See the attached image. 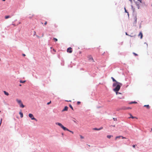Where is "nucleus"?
I'll return each instance as SVG.
<instances>
[{
	"instance_id": "obj_1",
	"label": "nucleus",
	"mask_w": 152,
	"mask_h": 152,
	"mask_svg": "<svg viewBox=\"0 0 152 152\" xmlns=\"http://www.w3.org/2000/svg\"><path fill=\"white\" fill-rule=\"evenodd\" d=\"M122 85V84L118 82H117V83H115L113 84V87L116 86L115 88L113 89V90L114 91H118L121 88V86Z\"/></svg>"
},
{
	"instance_id": "obj_2",
	"label": "nucleus",
	"mask_w": 152,
	"mask_h": 152,
	"mask_svg": "<svg viewBox=\"0 0 152 152\" xmlns=\"http://www.w3.org/2000/svg\"><path fill=\"white\" fill-rule=\"evenodd\" d=\"M56 125H58L60 126L61 127V128H62L64 130H66L67 131H69V132L72 133V134H73V132L70 130H69V129H68L64 127L61 123L57 122L56 123Z\"/></svg>"
},
{
	"instance_id": "obj_3",
	"label": "nucleus",
	"mask_w": 152,
	"mask_h": 152,
	"mask_svg": "<svg viewBox=\"0 0 152 152\" xmlns=\"http://www.w3.org/2000/svg\"><path fill=\"white\" fill-rule=\"evenodd\" d=\"M87 58L88 59V60L90 61H91L93 62H94V61L93 59L92 56L91 55H89L87 56Z\"/></svg>"
},
{
	"instance_id": "obj_4",
	"label": "nucleus",
	"mask_w": 152,
	"mask_h": 152,
	"mask_svg": "<svg viewBox=\"0 0 152 152\" xmlns=\"http://www.w3.org/2000/svg\"><path fill=\"white\" fill-rule=\"evenodd\" d=\"M28 116L32 120H34L35 121H37V120L34 117V116L33 115V114H31V113H29L28 115Z\"/></svg>"
},
{
	"instance_id": "obj_5",
	"label": "nucleus",
	"mask_w": 152,
	"mask_h": 152,
	"mask_svg": "<svg viewBox=\"0 0 152 152\" xmlns=\"http://www.w3.org/2000/svg\"><path fill=\"white\" fill-rule=\"evenodd\" d=\"M67 52L69 53H71L72 52V48L71 47L68 48L67 50Z\"/></svg>"
},
{
	"instance_id": "obj_6",
	"label": "nucleus",
	"mask_w": 152,
	"mask_h": 152,
	"mask_svg": "<svg viewBox=\"0 0 152 152\" xmlns=\"http://www.w3.org/2000/svg\"><path fill=\"white\" fill-rule=\"evenodd\" d=\"M134 23H136L137 22V18L136 16H135L134 17Z\"/></svg>"
},
{
	"instance_id": "obj_7",
	"label": "nucleus",
	"mask_w": 152,
	"mask_h": 152,
	"mask_svg": "<svg viewBox=\"0 0 152 152\" xmlns=\"http://www.w3.org/2000/svg\"><path fill=\"white\" fill-rule=\"evenodd\" d=\"M68 107L67 106H65L64 108L62 110V112L67 111L68 109Z\"/></svg>"
},
{
	"instance_id": "obj_8",
	"label": "nucleus",
	"mask_w": 152,
	"mask_h": 152,
	"mask_svg": "<svg viewBox=\"0 0 152 152\" xmlns=\"http://www.w3.org/2000/svg\"><path fill=\"white\" fill-rule=\"evenodd\" d=\"M142 33L141 32L139 34H138V36L139 37L140 36V39H142Z\"/></svg>"
},
{
	"instance_id": "obj_9",
	"label": "nucleus",
	"mask_w": 152,
	"mask_h": 152,
	"mask_svg": "<svg viewBox=\"0 0 152 152\" xmlns=\"http://www.w3.org/2000/svg\"><path fill=\"white\" fill-rule=\"evenodd\" d=\"M16 101L19 104L22 103L21 101L20 100H19L18 99H16Z\"/></svg>"
},
{
	"instance_id": "obj_10",
	"label": "nucleus",
	"mask_w": 152,
	"mask_h": 152,
	"mask_svg": "<svg viewBox=\"0 0 152 152\" xmlns=\"http://www.w3.org/2000/svg\"><path fill=\"white\" fill-rule=\"evenodd\" d=\"M4 94L7 96H8L9 95V94L5 91H4Z\"/></svg>"
},
{
	"instance_id": "obj_11",
	"label": "nucleus",
	"mask_w": 152,
	"mask_h": 152,
	"mask_svg": "<svg viewBox=\"0 0 152 152\" xmlns=\"http://www.w3.org/2000/svg\"><path fill=\"white\" fill-rule=\"evenodd\" d=\"M20 106V107L23 108L24 107V106L23 104L22 103H21L20 104H19Z\"/></svg>"
},
{
	"instance_id": "obj_12",
	"label": "nucleus",
	"mask_w": 152,
	"mask_h": 152,
	"mask_svg": "<svg viewBox=\"0 0 152 152\" xmlns=\"http://www.w3.org/2000/svg\"><path fill=\"white\" fill-rule=\"evenodd\" d=\"M144 107H146V108L148 109H149L150 108V107L149 105H144Z\"/></svg>"
},
{
	"instance_id": "obj_13",
	"label": "nucleus",
	"mask_w": 152,
	"mask_h": 152,
	"mask_svg": "<svg viewBox=\"0 0 152 152\" xmlns=\"http://www.w3.org/2000/svg\"><path fill=\"white\" fill-rule=\"evenodd\" d=\"M19 114L20 115V117L21 118H22L23 117V113L22 112H19Z\"/></svg>"
},
{
	"instance_id": "obj_14",
	"label": "nucleus",
	"mask_w": 152,
	"mask_h": 152,
	"mask_svg": "<svg viewBox=\"0 0 152 152\" xmlns=\"http://www.w3.org/2000/svg\"><path fill=\"white\" fill-rule=\"evenodd\" d=\"M122 137L121 136H119L116 137L115 139V140H116L118 138H120V137Z\"/></svg>"
},
{
	"instance_id": "obj_15",
	"label": "nucleus",
	"mask_w": 152,
	"mask_h": 152,
	"mask_svg": "<svg viewBox=\"0 0 152 152\" xmlns=\"http://www.w3.org/2000/svg\"><path fill=\"white\" fill-rule=\"evenodd\" d=\"M130 117H129V118H132L133 119H134V118H137L135 117H134L131 114H130Z\"/></svg>"
},
{
	"instance_id": "obj_16",
	"label": "nucleus",
	"mask_w": 152,
	"mask_h": 152,
	"mask_svg": "<svg viewBox=\"0 0 152 152\" xmlns=\"http://www.w3.org/2000/svg\"><path fill=\"white\" fill-rule=\"evenodd\" d=\"M10 18V16L9 15L6 16L5 17V19H7Z\"/></svg>"
},
{
	"instance_id": "obj_17",
	"label": "nucleus",
	"mask_w": 152,
	"mask_h": 152,
	"mask_svg": "<svg viewBox=\"0 0 152 152\" xmlns=\"http://www.w3.org/2000/svg\"><path fill=\"white\" fill-rule=\"evenodd\" d=\"M111 79H112L113 80V82H115L116 83H117V82L114 79L113 77H111Z\"/></svg>"
},
{
	"instance_id": "obj_18",
	"label": "nucleus",
	"mask_w": 152,
	"mask_h": 152,
	"mask_svg": "<svg viewBox=\"0 0 152 152\" xmlns=\"http://www.w3.org/2000/svg\"><path fill=\"white\" fill-rule=\"evenodd\" d=\"M113 137V136L111 135H108L107 136V137L109 139H110L111 137Z\"/></svg>"
},
{
	"instance_id": "obj_19",
	"label": "nucleus",
	"mask_w": 152,
	"mask_h": 152,
	"mask_svg": "<svg viewBox=\"0 0 152 152\" xmlns=\"http://www.w3.org/2000/svg\"><path fill=\"white\" fill-rule=\"evenodd\" d=\"M100 129H98L96 128H95L93 129L95 130H100Z\"/></svg>"
},
{
	"instance_id": "obj_20",
	"label": "nucleus",
	"mask_w": 152,
	"mask_h": 152,
	"mask_svg": "<svg viewBox=\"0 0 152 152\" xmlns=\"http://www.w3.org/2000/svg\"><path fill=\"white\" fill-rule=\"evenodd\" d=\"M53 39L54 40L55 42H56L58 41L57 39L55 38H53Z\"/></svg>"
},
{
	"instance_id": "obj_21",
	"label": "nucleus",
	"mask_w": 152,
	"mask_h": 152,
	"mask_svg": "<svg viewBox=\"0 0 152 152\" xmlns=\"http://www.w3.org/2000/svg\"><path fill=\"white\" fill-rule=\"evenodd\" d=\"M20 83H25L26 82V81L25 80H24V81H22V80H20Z\"/></svg>"
},
{
	"instance_id": "obj_22",
	"label": "nucleus",
	"mask_w": 152,
	"mask_h": 152,
	"mask_svg": "<svg viewBox=\"0 0 152 152\" xmlns=\"http://www.w3.org/2000/svg\"><path fill=\"white\" fill-rule=\"evenodd\" d=\"M69 106L72 110H73V108L72 106L71 105L69 104Z\"/></svg>"
},
{
	"instance_id": "obj_23",
	"label": "nucleus",
	"mask_w": 152,
	"mask_h": 152,
	"mask_svg": "<svg viewBox=\"0 0 152 152\" xmlns=\"http://www.w3.org/2000/svg\"><path fill=\"white\" fill-rule=\"evenodd\" d=\"M137 103V102H131L130 104H132V103Z\"/></svg>"
},
{
	"instance_id": "obj_24",
	"label": "nucleus",
	"mask_w": 152,
	"mask_h": 152,
	"mask_svg": "<svg viewBox=\"0 0 152 152\" xmlns=\"http://www.w3.org/2000/svg\"><path fill=\"white\" fill-rule=\"evenodd\" d=\"M80 138L82 139H83L84 138V137L81 135H80Z\"/></svg>"
},
{
	"instance_id": "obj_25",
	"label": "nucleus",
	"mask_w": 152,
	"mask_h": 152,
	"mask_svg": "<svg viewBox=\"0 0 152 152\" xmlns=\"http://www.w3.org/2000/svg\"><path fill=\"white\" fill-rule=\"evenodd\" d=\"M133 54L134 55V56H138V55H137V54H136V53H133Z\"/></svg>"
},
{
	"instance_id": "obj_26",
	"label": "nucleus",
	"mask_w": 152,
	"mask_h": 152,
	"mask_svg": "<svg viewBox=\"0 0 152 152\" xmlns=\"http://www.w3.org/2000/svg\"><path fill=\"white\" fill-rule=\"evenodd\" d=\"M80 103V102H77V104L78 105Z\"/></svg>"
},
{
	"instance_id": "obj_27",
	"label": "nucleus",
	"mask_w": 152,
	"mask_h": 152,
	"mask_svg": "<svg viewBox=\"0 0 152 152\" xmlns=\"http://www.w3.org/2000/svg\"><path fill=\"white\" fill-rule=\"evenodd\" d=\"M124 9H125V12L127 13H128V15H129V13H128V12H127V11L126 10V8H125Z\"/></svg>"
},
{
	"instance_id": "obj_28",
	"label": "nucleus",
	"mask_w": 152,
	"mask_h": 152,
	"mask_svg": "<svg viewBox=\"0 0 152 152\" xmlns=\"http://www.w3.org/2000/svg\"><path fill=\"white\" fill-rule=\"evenodd\" d=\"M113 120H114V121H115V120H117V118H113Z\"/></svg>"
},
{
	"instance_id": "obj_29",
	"label": "nucleus",
	"mask_w": 152,
	"mask_h": 152,
	"mask_svg": "<svg viewBox=\"0 0 152 152\" xmlns=\"http://www.w3.org/2000/svg\"><path fill=\"white\" fill-rule=\"evenodd\" d=\"M51 101L50 102H48V103H47V104H50L51 103Z\"/></svg>"
},
{
	"instance_id": "obj_30",
	"label": "nucleus",
	"mask_w": 152,
	"mask_h": 152,
	"mask_svg": "<svg viewBox=\"0 0 152 152\" xmlns=\"http://www.w3.org/2000/svg\"><path fill=\"white\" fill-rule=\"evenodd\" d=\"M47 24V22L46 21L45 23H44L45 25H46Z\"/></svg>"
},
{
	"instance_id": "obj_31",
	"label": "nucleus",
	"mask_w": 152,
	"mask_h": 152,
	"mask_svg": "<svg viewBox=\"0 0 152 152\" xmlns=\"http://www.w3.org/2000/svg\"><path fill=\"white\" fill-rule=\"evenodd\" d=\"M132 147H133V148H134L135 147V145H132Z\"/></svg>"
},
{
	"instance_id": "obj_32",
	"label": "nucleus",
	"mask_w": 152,
	"mask_h": 152,
	"mask_svg": "<svg viewBox=\"0 0 152 152\" xmlns=\"http://www.w3.org/2000/svg\"><path fill=\"white\" fill-rule=\"evenodd\" d=\"M138 0V1H140V3H142V1H141V0Z\"/></svg>"
},
{
	"instance_id": "obj_33",
	"label": "nucleus",
	"mask_w": 152,
	"mask_h": 152,
	"mask_svg": "<svg viewBox=\"0 0 152 152\" xmlns=\"http://www.w3.org/2000/svg\"><path fill=\"white\" fill-rule=\"evenodd\" d=\"M115 92H116V94L117 95L118 94V91H115Z\"/></svg>"
},
{
	"instance_id": "obj_34",
	"label": "nucleus",
	"mask_w": 152,
	"mask_h": 152,
	"mask_svg": "<svg viewBox=\"0 0 152 152\" xmlns=\"http://www.w3.org/2000/svg\"><path fill=\"white\" fill-rule=\"evenodd\" d=\"M121 137L122 138V139H124V138H126L125 137H123V136H122V137Z\"/></svg>"
},
{
	"instance_id": "obj_35",
	"label": "nucleus",
	"mask_w": 152,
	"mask_h": 152,
	"mask_svg": "<svg viewBox=\"0 0 152 152\" xmlns=\"http://www.w3.org/2000/svg\"><path fill=\"white\" fill-rule=\"evenodd\" d=\"M127 109H131V107H128L126 108Z\"/></svg>"
},
{
	"instance_id": "obj_36",
	"label": "nucleus",
	"mask_w": 152,
	"mask_h": 152,
	"mask_svg": "<svg viewBox=\"0 0 152 152\" xmlns=\"http://www.w3.org/2000/svg\"><path fill=\"white\" fill-rule=\"evenodd\" d=\"M32 17H33V16H32L31 17H29V18L30 19H31V18H32Z\"/></svg>"
},
{
	"instance_id": "obj_37",
	"label": "nucleus",
	"mask_w": 152,
	"mask_h": 152,
	"mask_svg": "<svg viewBox=\"0 0 152 152\" xmlns=\"http://www.w3.org/2000/svg\"><path fill=\"white\" fill-rule=\"evenodd\" d=\"M23 56H26L25 54H23Z\"/></svg>"
},
{
	"instance_id": "obj_38",
	"label": "nucleus",
	"mask_w": 152,
	"mask_h": 152,
	"mask_svg": "<svg viewBox=\"0 0 152 152\" xmlns=\"http://www.w3.org/2000/svg\"><path fill=\"white\" fill-rule=\"evenodd\" d=\"M12 25H14V26H15V24H12Z\"/></svg>"
},
{
	"instance_id": "obj_39",
	"label": "nucleus",
	"mask_w": 152,
	"mask_h": 152,
	"mask_svg": "<svg viewBox=\"0 0 152 152\" xmlns=\"http://www.w3.org/2000/svg\"><path fill=\"white\" fill-rule=\"evenodd\" d=\"M118 94H121V93H119V92H118Z\"/></svg>"
},
{
	"instance_id": "obj_40",
	"label": "nucleus",
	"mask_w": 152,
	"mask_h": 152,
	"mask_svg": "<svg viewBox=\"0 0 152 152\" xmlns=\"http://www.w3.org/2000/svg\"><path fill=\"white\" fill-rule=\"evenodd\" d=\"M136 4H137V5L138 6V3H136Z\"/></svg>"
},
{
	"instance_id": "obj_41",
	"label": "nucleus",
	"mask_w": 152,
	"mask_h": 152,
	"mask_svg": "<svg viewBox=\"0 0 152 152\" xmlns=\"http://www.w3.org/2000/svg\"><path fill=\"white\" fill-rule=\"evenodd\" d=\"M129 1H130L131 2H132V0H129Z\"/></svg>"
},
{
	"instance_id": "obj_42",
	"label": "nucleus",
	"mask_w": 152,
	"mask_h": 152,
	"mask_svg": "<svg viewBox=\"0 0 152 152\" xmlns=\"http://www.w3.org/2000/svg\"><path fill=\"white\" fill-rule=\"evenodd\" d=\"M36 33L35 31H34V34H35Z\"/></svg>"
},
{
	"instance_id": "obj_43",
	"label": "nucleus",
	"mask_w": 152,
	"mask_h": 152,
	"mask_svg": "<svg viewBox=\"0 0 152 152\" xmlns=\"http://www.w3.org/2000/svg\"><path fill=\"white\" fill-rule=\"evenodd\" d=\"M2 1H5V0H2Z\"/></svg>"
},
{
	"instance_id": "obj_44",
	"label": "nucleus",
	"mask_w": 152,
	"mask_h": 152,
	"mask_svg": "<svg viewBox=\"0 0 152 152\" xmlns=\"http://www.w3.org/2000/svg\"><path fill=\"white\" fill-rule=\"evenodd\" d=\"M66 101H67V102H68V100H66Z\"/></svg>"
},
{
	"instance_id": "obj_45",
	"label": "nucleus",
	"mask_w": 152,
	"mask_h": 152,
	"mask_svg": "<svg viewBox=\"0 0 152 152\" xmlns=\"http://www.w3.org/2000/svg\"><path fill=\"white\" fill-rule=\"evenodd\" d=\"M71 100H69L68 101V102H71Z\"/></svg>"
},
{
	"instance_id": "obj_46",
	"label": "nucleus",
	"mask_w": 152,
	"mask_h": 152,
	"mask_svg": "<svg viewBox=\"0 0 152 152\" xmlns=\"http://www.w3.org/2000/svg\"><path fill=\"white\" fill-rule=\"evenodd\" d=\"M138 8H139V6H138Z\"/></svg>"
},
{
	"instance_id": "obj_47",
	"label": "nucleus",
	"mask_w": 152,
	"mask_h": 152,
	"mask_svg": "<svg viewBox=\"0 0 152 152\" xmlns=\"http://www.w3.org/2000/svg\"><path fill=\"white\" fill-rule=\"evenodd\" d=\"M126 35H128V34H127V33H126Z\"/></svg>"
},
{
	"instance_id": "obj_48",
	"label": "nucleus",
	"mask_w": 152,
	"mask_h": 152,
	"mask_svg": "<svg viewBox=\"0 0 152 152\" xmlns=\"http://www.w3.org/2000/svg\"><path fill=\"white\" fill-rule=\"evenodd\" d=\"M19 86H21V85H19Z\"/></svg>"
},
{
	"instance_id": "obj_49",
	"label": "nucleus",
	"mask_w": 152,
	"mask_h": 152,
	"mask_svg": "<svg viewBox=\"0 0 152 152\" xmlns=\"http://www.w3.org/2000/svg\"><path fill=\"white\" fill-rule=\"evenodd\" d=\"M88 145L89 146H90V145Z\"/></svg>"
},
{
	"instance_id": "obj_50",
	"label": "nucleus",
	"mask_w": 152,
	"mask_h": 152,
	"mask_svg": "<svg viewBox=\"0 0 152 152\" xmlns=\"http://www.w3.org/2000/svg\"><path fill=\"white\" fill-rule=\"evenodd\" d=\"M1 112V111H0V113Z\"/></svg>"
}]
</instances>
